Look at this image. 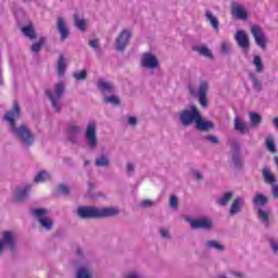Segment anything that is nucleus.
I'll return each instance as SVG.
<instances>
[{"label": "nucleus", "mask_w": 278, "mask_h": 278, "mask_svg": "<svg viewBox=\"0 0 278 278\" xmlns=\"http://www.w3.org/2000/svg\"><path fill=\"white\" fill-rule=\"evenodd\" d=\"M18 118H21V106L18 105V101H14L12 110L5 112L4 121L9 123L12 136L16 138V140H20L26 149H29V147H34L36 136L31 132L27 124L16 126V119Z\"/></svg>", "instance_id": "nucleus-1"}, {"label": "nucleus", "mask_w": 278, "mask_h": 278, "mask_svg": "<svg viewBox=\"0 0 278 278\" xmlns=\"http://www.w3.org/2000/svg\"><path fill=\"white\" fill-rule=\"evenodd\" d=\"M121 210L118 207H102L97 206H78L77 216L83 220H99L101 218H112L118 216Z\"/></svg>", "instance_id": "nucleus-2"}, {"label": "nucleus", "mask_w": 278, "mask_h": 278, "mask_svg": "<svg viewBox=\"0 0 278 278\" xmlns=\"http://www.w3.org/2000/svg\"><path fill=\"white\" fill-rule=\"evenodd\" d=\"M252 205L257 207L258 219H261L265 228L268 229V227H270V215L264 211V207L268 205V197L263 193H256L252 199Z\"/></svg>", "instance_id": "nucleus-3"}, {"label": "nucleus", "mask_w": 278, "mask_h": 278, "mask_svg": "<svg viewBox=\"0 0 278 278\" xmlns=\"http://www.w3.org/2000/svg\"><path fill=\"white\" fill-rule=\"evenodd\" d=\"M66 90V87L64 85L63 81L55 85L54 87V94L50 89L46 90V97L49 98V100L51 101V105H52V110H54V112H62V105L60 104V101L62 100V97H64V92Z\"/></svg>", "instance_id": "nucleus-4"}, {"label": "nucleus", "mask_w": 278, "mask_h": 278, "mask_svg": "<svg viewBox=\"0 0 278 278\" xmlns=\"http://www.w3.org/2000/svg\"><path fill=\"white\" fill-rule=\"evenodd\" d=\"M200 115L201 112H199V109L194 105H191L190 110H182L178 113V117L182 127H190V125L193 123L197 125V121L199 119Z\"/></svg>", "instance_id": "nucleus-5"}, {"label": "nucleus", "mask_w": 278, "mask_h": 278, "mask_svg": "<svg viewBox=\"0 0 278 278\" xmlns=\"http://www.w3.org/2000/svg\"><path fill=\"white\" fill-rule=\"evenodd\" d=\"M4 249L11 251V253H16V237L12 231H4L2 238H0V255H3Z\"/></svg>", "instance_id": "nucleus-6"}, {"label": "nucleus", "mask_w": 278, "mask_h": 278, "mask_svg": "<svg viewBox=\"0 0 278 278\" xmlns=\"http://www.w3.org/2000/svg\"><path fill=\"white\" fill-rule=\"evenodd\" d=\"M210 90V84L202 81L199 86L198 92L194 87L189 86V92L192 97H198L199 103L202 108H207V91Z\"/></svg>", "instance_id": "nucleus-7"}, {"label": "nucleus", "mask_w": 278, "mask_h": 278, "mask_svg": "<svg viewBox=\"0 0 278 278\" xmlns=\"http://www.w3.org/2000/svg\"><path fill=\"white\" fill-rule=\"evenodd\" d=\"M85 140L90 151H94V149H97L99 138L97 137V124H94V122L88 124L85 131Z\"/></svg>", "instance_id": "nucleus-8"}, {"label": "nucleus", "mask_w": 278, "mask_h": 278, "mask_svg": "<svg viewBox=\"0 0 278 278\" xmlns=\"http://www.w3.org/2000/svg\"><path fill=\"white\" fill-rule=\"evenodd\" d=\"M231 151H232L231 160L236 170H242V168H244V161L242 160L240 142L232 141Z\"/></svg>", "instance_id": "nucleus-9"}, {"label": "nucleus", "mask_w": 278, "mask_h": 278, "mask_svg": "<svg viewBox=\"0 0 278 278\" xmlns=\"http://www.w3.org/2000/svg\"><path fill=\"white\" fill-rule=\"evenodd\" d=\"M33 216H36L38 218L39 224L46 231H51L53 229V220L49 218H45L47 216V210L46 208H34L31 211Z\"/></svg>", "instance_id": "nucleus-10"}, {"label": "nucleus", "mask_w": 278, "mask_h": 278, "mask_svg": "<svg viewBox=\"0 0 278 278\" xmlns=\"http://www.w3.org/2000/svg\"><path fill=\"white\" fill-rule=\"evenodd\" d=\"M134 34L130 29H124L121 31V34L117 36L115 41V49L116 51H125L127 49V45H129V40H131V37Z\"/></svg>", "instance_id": "nucleus-11"}, {"label": "nucleus", "mask_w": 278, "mask_h": 278, "mask_svg": "<svg viewBox=\"0 0 278 278\" xmlns=\"http://www.w3.org/2000/svg\"><path fill=\"white\" fill-rule=\"evenodd\" d=\"M187 220L190 223L191 229H204L205 231H210L214 228V222L208 218L190 219L187 217Z\"/></svg>", "instance_id": "nucleus-12"}, {"label": "nucleus", "mask_w": 278, "mask_h": 278, "mask_svg": "<svg viewBox=\"0 0 278 278\" xmlns=\"http://www.w3.org/2000/svg\"><path fill=\"white\" fill-rule=\"evenodd\" d=\"M141 66L143 68H159L160 67V60H157V56L151 52H146L142 54L141 58Z\"/></svg>", "instance_id": "nucleus-13"}, {"label": "nucleus", "mask_w": 278, "mask_h": 278, "mask_svg": "<svg viewBox=\"0 0 278 278\" xmlns=\"http://www.w3.org/2000/svg\"><path fill=\"white\" fill-rule=\"evenodd\" d=\"M251 31L257 47H261V49H266V37L264 36V30L262 27L253 25L251 26Z\"/></svg>", "instance_id": "nucleus-14"}, {"label": "nucleus", "mask_w": 278, "mask_h": 278, "mask_svg": "<svg viewBox=\"0 0 278 278\" xmlns=\"http://www.w3.org/2000/svg\"><path fill=\"white\" fill-rule=\"evenodd\" d=\"M79 134H81V128L78 125L70 124L67 127V140L72 144H77L79 142Z\"/></svg>", "instance_id": "nucleus-15"}, {"label": "nucleus", "mask_w": 278, "mask_h": 278, "mask_svg": "<svg viewBox=\"0 0 278 278\" xmlns=\"http://www.w3.org/2000/svg\"><path fill=\"white\" fill-rule=\"evenodd\" d=\"M235 39L238 42V46L243 49L245 53H248L251 45L249 42V36L244 30H238L235 35Z\"/></svg>", "instance_id": "nucleus-16"}, {"label": "nucleus", "mask_w": 278, "mask_h": 278, "mask_svg": "<svg viewBox=\"0 0 278 278\" xmlns=\"http://www.w3.org/2000/svg\"><path fill=\"white\" fill-rule=\"evenodd\" d=\"M231 14L232 16H236V18H239V21H247L249 18V13L244 8L240 5V3L233 1L231 3Z\"/></svg>", "instance_id": "nucleus-17"}, {"label": "nucleus", "mask_w": 278, "mask_h": 278, "mask_svg": "<svg viewBox=\"0 0 278 278\" xmlns=\"http://www.w3.org/2000/svg\"><path fill=\"white\" fill-rule=\"evenodd\" d=\"M214 122L204 119L203 116H201V113L195 122V129L198 131H212L214 129Z\"/></svg>", "instance_id": "nucleus-18"}, {"label": "nucleus", "mask_w": 278, "mask_h": 278, "mask_svg": "<svg viewBox=\"0 0 278 278\" xmlns=\"http://www.w3.org/2000/svg\"><path fill=\"white\" fill-rule=\"evenodd\" d=\"M29 190L31 189L28 186L16 189L13 193V200L15 203H23V201H27L29 197Z\"/></svg>", "instance_id": "nucleus-19"}, {"label": "nucleus", "mask_w": 278, "mask_h": 278, "mask_svg": "<svg viewBox=\"0 0 278 278\" xmlns=\"http://www.w3.org/2000/svg\"><path fill=\"white\" fill-rule=\"evenodd\" d=\"M94 166L97 168H110V156L101 152L94 160Z\"/></svg>", "instance_id": "nucleus-20"}, {"label": "nucleus", "mask_w": 278, "mask_h": 278, "mask_svg": "<svg viewBox=\"0 0 278 278\" xmlns=\"http://www.w3.org/2000/svg\"><path fill=\"white\" fill-rule=\"evenodd\" d=\"M56 29L59 34L61 35V40H66L70 36L68 27L66 26V22L64 21V17L58 18Z\"/></svg>", "instance_id": "nucleus-21"}, {"label": "nucleus", "mask_w": 278, "mask_h": 278, "mask_svg": "<svg viewBox=\"0 0 278 278\" xmlns=\"http://www.w3.org/2000/svg\"><path fill=\"white\" fill-rule=\"evenodd\" d=\"M242 207H244V199L240 197L236 198L230 206V216H236V214H240V212H242Z\"/></svg>", "instance_id": "nucleus-22"}, {"label": "nucleus", "mask_w": 278, "mask_h": 278, "mask_svg": "<svg viewBox=\"0 0 278 278\" xmlns=\"http://www.w3.org/2000/svg\"><path fill=\"white\" fill-rule=\"evenodd\" d=\"M98 90H100L102 94H114V84L110 81L99 80Z\"/></svg>", "instance_id": "nucleus-23"}, {"label": "nucleus", "mask_w": 278, "mask_h": 278, "mask_svg": "<svg viewBox=\"0 0 278 278\" xmlns=\"http://www.w3.org/2000/svg\"><path fill=\"white\" fill-rule=\"evenodd\" d=\"M205 249L217 251V253H225L226 248L217 240H207L204 243Z\"/></svg>", "instance_id": "nucleus-24"}, {"label": "nucleus", "mask_w": 278, "mask_h": 278, "mask_svg": "<svg viewBox=\"0 0 278 278\" xmlns=\"http://www.w3.org/2000/svg\"><path fill=\"white\" fill-rule=\"evenodd\" d=\"M263 179L265 184H268V186H274L277 184V177L273 173H270V169L268 167H264L262 170Z\"/></svg>", "instance_id": "nucleus-25"}, {"label": "nucleus", "mask_w": 278, "mask_h": 278, "mask_svg": "<svg viewBox=\"0 0 278 278\" xmlns=\"http://www.w3.org/2000/svg\"><path fill=\"white\" fill-rule=\"evenodd\" d=\"M250 128L257 129L262 125V115L260 113L250 112Z\"/></svg>", "instance_id": "nucleus-26"}, {"label": "nucleus", "mask_w": 278, "mask_h": 278, "mask_svg": "<svg viewBox=\"0 0 278 278\" xmlns=\"http://www.w3.org/2000/svg\"><path fill=\"white\" fill-rule=\"evenodd\" d=\"M193 51H197L199 55H203L204 58H208V60H214V54H212V50L205 46H195L193 47Z\"/></svg>", "instance_id": "nucleus-27"}, {"label": "nucleus", "mask_w": 278, "mask_h": 278, "mask_svg": "<svg viewBox=\"0 0 278 278\" xmlns=\"http://www.w3.org/2000/svg\"><path fill=\"white\" fill-rule=\"evenodd\" d=\"M56 71H58L59 77H64L66 73V59L64 58V54H60L59 56Z\"/></svg>", "instance_id": "nucleus-28"}, {"label": "nucleus", "mask_w": 278, "mask_h": 278, "mask_svg": "<svg viewBox=\"0 0 278 278\" xmlns=\"http://www.w3.org/2000/svg\"><path fill=\"white\" fill-rule=\"evenodd\" d=\"M35 184H43L45 181H51V174L47 170L39 172L35 178Z\"/></svg>", "instance_id": "nucleus-29"}, {"label": "nucleus", "mask_w": 278, "mask_h": 278, "mask_svg": "<svg viewBox=\"0 0 278 278\" xmlns=\"http://www.w3.org/2000/svg\"><path fill=\"white\" fill-rule=\"evenodd\" d=\"M235 129H236V131H240V134H242V135L249 134V131H251L249 126H247V124H244L240 121V117L235 118Z\"/></svg>", "instance_id": "nucleus-30"}, {"label": "nucleus", "mask_w": 278, "mask_h": 278, "mask_svg": "<svg viewBox=\"0 0 278 278\" xmlns=\"http://www.w3.org/2000/svg\"><path fill=\"white\" fill-rule=\"evenodd\" d=\"M233 199V191H229L224 193V197L216 200L217 205H220V207H225L229 204V201Z\"/></svg>", "instance_id": "nucleus-31"}, {"label": "nucleus", "mask_w": 278, "mask_h": 278, "mask_svg": "<svg viewBox=\"0 0 278 278\" xmlns=\"http://www.w3.org/2000/svg\"><path fill=\"white\" fill-rule=\"evenodd\" d=\"M22 34L26 36V38H29V40H36V30L34 29V25H27L22 27Z\"/></svg>", "instance_id": "nucleus-32"}, {"label": "nucleus", "mask_w": 278, "mask_h": 278, "mask_svg": "<svg viewBox=\"0 0 278 278\" xmlns=\"http://www.w3.org/2000/svg\"><path fill=\"white\" fill-rule=\"evenodd\" d=\"M73 20L75 27H77L79 31H86V20L79 18V13H74Z\"/></svg>", "instance_id": "nucleus-33"}, {"label": "nucleus", "mask_w": 278, "mask_h": 278, "mask_svg": "<svg viewBox=\"0 0 278 278\" xmlns=\"http://www.w3.org/2000/svg\"><path fill=\"white\" fill-rule=\"evenodd\" d=\"M249 79L252 81V86L256 92H262V81H260V78H257V75L254 73L249 74Z\"/></svg>", "instance_id": "nucleus-34"}, {"label": "nucleus", "mask_w": 278, "mask_h": 278, "mask_svg": "<svg viewBox=\"0 0 278 278\" xmlns=\"http://www.w3.org/2000/svg\"><path fill=\"white\" fill-rule=\"evenodd\" d=\"M47 42V37H39L38 42L33 43V46L30 47V51H33V53H40V51L42 50V46Z\"/></svg>", "instance_id": "nucleus-35"}, {"label": "nucleus", "mask_w": 278, "mask_h": 278, "mask_svg": "<svg viewBox=\"0 0 278 278\" xmlns=\"http://www.w3.org/2000/svg\"><path fill=\"white\" fill-rule=\"evenodd\" d=\"M205 17L210 22V24L212 25L213 29H218V25H219L218 18L216 16H214L212 11H206L205 12Z\"/></svg>", "instance_id": "nucleus-36"}, {"label": "nucleus", "mask_w": 278, "mask_h": 278, "mask_svg": "<svg viewBox=\"0 0 278 278\" xmlns=\"http://www.w3.org/2000/svg\"><path fill=\"white\" fill-rule=\"evenodd\" d=\"M76 278H92V274L86 267H79L76 271Z\"/></svg>", "instance_id": "nucleus-37"}, {"label": "nucleus", "mask_w": 278, "mask_h": 278, "mask_svg": "<svg viewBox=\"0 0 278 278\" xmlns=\"http://www.w3.org/2000/svg\"><path fill=\"white\" fill-rule=\"evenodd\" d=\"M73 77L76 81H86V79H88V71L83 70L80 72H74Z\"/></svg>", "instance_id": "nucleus-38"}, {"label": "nucleus", "mask_w": 278, "mask_h": 278, "mask_svg": "<svg viewBox=\"0 0 278 278\" xmlns=\"http://www.w3.org/2000/svg\"><path fill=\"white\" fill-rule=\"evenodd\" d=\"M266 149L269 153H277V144L275 143V139L273 137H268L266 139Z\"/></svg>", "instance_id": "nucleus-39"}, {"label": "nucleus", "mask_w": 278, "mask_h": 278, "mask_svg": "<svg viewBox=\"0 0 278 278\" xmlns=\"http://www.w3.org/2000/svg\"><path fill=\"white\" fill-rule=\"evenodd\" d=\"M253 64L257 73H262L264 71V62H262V58L260 55L254 56Z\"/></svg>", "instance_id": "nucleus-40"}, {"label": "nucleus", "mask_w": 278, "mask_h": 278, "mask_svg": "<svg viewBox=\"0 0 278 278\" xmlns=\"http://www.w3.org/2000/svg\"><path fill=\"white\" fill-rule=\"evenodd\" d=\"M124 278H144V275L140 270L131 269L124 275Z\"/></svg>", "instance_id": "nucleus-41"}, {"label": "nucleus", "mask_w": 278, "mask_h": 278, "mask_svg": "<svg viewBox=\"0 0 278 278\" xmlns=\"http://www.w3.org/2000/svg\"><path fill=\"white\" fill-rule=\"evenodd\" d=\"M56 192H59L60 194L68 195L71 194V189L68 188V186L60 184L59 186H56Z\"/></svg>", "instance_id": "nucleus-42"}, {"label": "nucleus", "mask_w": 278, "mask_h": 278, "mask_svg": "<svg viewBox=\"0 0 278 278\" xmlns=\"http://www.w3.org/2000/svg\"><path fill=\"white\" fill-rule=\"evenodd\" d=\"M267 242H269V247H271L273 252L278 253V240L273 237H268Z\"/></svg>", "instance_id": "nucleus-43"}, {"label": "nucleus", "mask_w": 278, "mask_h": 278, "mask_svg": "<svg viewBox=\"0 0 278 278\" xmlns=\"http://www.w3.org/2000/svg\"><path fill=\"white\" fill-rule=\"evenodd\" d=\"M104 103H112L113 105H121V100L116 96L104 98Z\"/></svg>", "instance_id": "nucleus-44"}, {"label": "nucleus", "mask_w": 278, "mask_h": 278, "mask_svg": "<svg viewBox=\"0 0 278 278\" xmlns=\"http://www.w3.org/2000/svg\"><path fill=\"white\" fill-rule=\"evenodd\" d=\"M220 51L223 55H229V52L231 51V45H229L227 41L222 42Z\"/></svg>", "instance_id": "nucleus-45"}, {"label": "nucleus", "mask_w": 278, "mask_h": 278, "mask_svg": "<svg viewBox=\"0 0 278 278\" xmlns=\"http://www.w3.org/2000/svg\"><path fill=\"white\" fill-rule=\"evenodd\" d=\"M204 142H211V144H218V137L208 135L203 137Z\"/></svg>", "instance_id": "nucleus-46"}, {"label": "nucleus", "mask_w": 278, "mask_h": 278, "mask_svg": "<svg viewBox=\"0 0 278 278\" xmlns=\"http://www.w3.org/2000/svg\"><path fill=\"white\" fill-rule=\"evenodd\" d=\"M169 205H170L172 210H177L179 207V201L177 200V198L175 195H172L169 198Z\"/></svg>", "instance_id": "nucleus-47"}, {"label": "nucleus", "mask_w": 278, "mask_h": 278, "mask_svg": "<svg viewBox=\"0 0 278 278\" xmlns=\"http://www.w3.org/2000/svg\"><path fill=\"white\" fill-rule=\"evenodd\" d=\"M160 236L165 240H170V232L168 231V229L160 228Z\"/></svg>", "instance_id": "nucleus-48"}, {"label": "nucleus", "mask_w": 278, "mask_h": 278, "mask_svg": "<svg viewBox=\"0 0 278 278\" xmlns=\"http://www.w3.org/2000/svg\"><path fill=\"white\" fill-rule=\"evenodd\" d=\"M126 170L128 177H131L134 175V172L136 170V166L134 165V163H127Z\"/></svg>", "instance_id": "nucleus-49"}, {"label": "nucleus", "mask_w": 278, "mask_h": 278, "mask_svg": "<svg viewBox=\"0 0 278 278\" xmlns=\"http://www.w3.org/2000/svg\"><path fill=\"white\" fill-rule=\"evenodd\" d=\"M153 205H155V202H153L151 200H143L140 203L141 207H153Z\"/></svg>", "instance_id": "nucleus-50"}, {"label": "nucleus", "mask_w": 278, "mask_h": 278, "mask_svg": "<svg viewBox=\"0 0 278 278\" xmlns=\"http://www.w3.org/2000/svg\"><path fill=\"white\" fill-rule=\"evenodd\" d=\"M193 177L197 179V181H203V174H201L199 170L193 172Z\"/></svg>", "instance_id": "nucleus-51"}, {"label": "nucleus", "mask_w": 278, "mask_h": 278, "mask_svg": "<svg viewBox=\"0 0 278 278\" xmlns=\"http://www.w3.org/2000/svg\"><path fill=\"white\" fill-rule=\"evenodd\" d=\"M271 194L274 199H278V185H271Z\"/></svg>", "instance_id": "nucleus-52"}, {"label": "nucleus", "mask_w": 278, "mask_h": 278, "mask_svg": "<svg viewBox=\"0 0 278 278\" xmlns=\"http://www.w3.org/2000/svg\"><path fill=\"white\" fill-rule=\"evenodd\" d=\"M128 125H131V127H136V125H138V118L130 116L128 118Z\"/></svg>", "instance_id": "nucleus-53"}, {"label": "nucleus", "mask_w": 278, "mask_h": 278, "mask_svg": "<svg viewBox=\"0 0 278 278\" xmlns=\"http://www.w3.org/2000/svg\"><path fill=\"white\" fill-rule=\"evenodd\" d=\"M89 47H91V49H97V47H99V39L90 40Z\"/></svg>", "instance_id": "nucleus-54"}, {"label": "nucleus", "mask_w": 278, "mask_h": 278, "mask_svg": "<svg viewBox=\"0 0 278 278\" xmlns=\"http://www.w3.org/2000/svg\"><path fill=\"white\" fill-rule=\"evenodd\" d=\"M76 255L81 260L84 257V249L76 248Z\"/></svg>", "instance_id": "nucleus-55"}, {"label": "nucleus", "mask_w": 278, "mask_h": 278, "mask_svg": "<svg viewBox=\"0 0 278 278\" xmlns=\"http://www.w3.org/2000/svg\"><path fill=\"white\" fill-rule=\"evenodd\" d=\"M232 275H233L235 277H238V278H244V274H242V273H240V271H235V273H232Z\"/></svg>", "instance_id": "nucleus-56"}, {"label": "nucleus", "mask_w": 278, "mask_h": 278, "mask_svg": "<svg viewBox=\"0 0 278 278\" xmlns=\"http://www.w3.org/2000/svg\"><path fill=\"white\" fill-rule=\"evenodd\" d=\"M273 125L276 127V129H278V117H274Z\"/></svg>", "instance_id": "nucleus-57"}, {"label": "nucleus", "mask_w": 278, "mask_h": 278, "mask_svg": "<svg viewBox=\"0 0 278 278\" xmlns=\"http://www.w3.org/2000/svg\"><path fill=\"white\" fill-rule=\"evenodd\" d=\"M88 188L90 191L94 190V184L88 182Z\"/></svg>", "instance_id": "nucleus-58"}, {"label": "nucleus", "mask_w": 278, "mask_h": 278, "mask_svg": "<svg viewBox=\"0 0 278 278\" xmlns=\"http://www.w3.org/2000/svg\"><path fill=\"white\" fill-rule=\"evenodd\" d=\"M85 166H90V161H85Z\"/></svg>", "instance_id": "nucleus-59"}, {"label": "nucleus", "mask_w": 278, "mask_h": 278, "mask_svg": "<svg viewBox=\"0 0 278 278\" xmlns=\"http://www.w3.org/2000/svg\"><path fill=\"white\" fill-rule=\"evenodd\" d=\"M0 86H3V80L0 79Z\"/></svg>", "instance_id": "nucleus-60"}, {"label": "nucleus", "mask_w": 278, "mask_h": 278, "mask_svg": "<svg viewBox=\"0 0 278 278\" xmlns=\"http://www.w3.org/2000/svg\"><path fill=\"white\" fill-rule=\"evenodd\" d=\"M24 1H31V0H24Z\"/></svg>", "instance_id": "nucleus-61"}]
</instances>
